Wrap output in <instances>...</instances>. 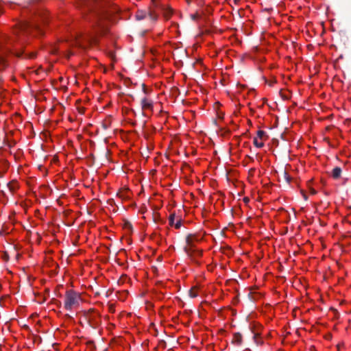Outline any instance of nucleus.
I'll use <instances>...</instances> for the list:
<instances>
[{"label":"nucleus","instance_id":"1","mask_svg":"<svg viewBox=\"0 0 351 351\" xmlns=\"http://www.w3.org/2000/svg\"><path fill=\"white\" fill-rule=\"evenodd\" d=\"M43 14L34 1L28 3L26 6L22 8L21 12V19L15 25L13 30L14 36L7 35L0 36V72L8 66V64L5 55L12 51L15 43L23 45L26 43V37L33 29L38 32L40 34H43L42 30L30 21L32 16L38 14L43 17ZM1 80L2 77L0 75V81Z\"/></svg>","mask_w":351,"mask_h":351},{"label":"nucleus","instance_id":"2","mask_svg":"<svg viewBox=\"0 0 351 351\" xmlns=\"http://www.w3.org/2000/svg\"><path fill=\"white\" fill-rule=\"evenodd\" d=\"M109 3L106 0H90L85 3L87 11L89 12L86 16V20L92 24L93 33H88L86 39L88 42L96 43L97 35L103 34L108 31V20L112 13L118 12L117 7L108 10Z\"/></svg>","mask_w":351,"mask_h":351},{"label":"nucleus","instance_id":"3","mask_svg":"<svg viewBox=\"0 0 351 351\" xmlns=\"http://www.w3.org/2000/svg\"><path fill=\"white\" fill-rule=\"evenodd\" d=\"M81 298L79 293L73 290H68L65 293L64 308L70 311L79 306Z\"/></svg>","mask_w":351,"mask_h":351},{"label":"nucleus","instance_id":"4","mask_svg":"<svg viewBox=\"0 0 351 351\" xmlns=\"http://www.w3.org/2000/svg\"><path fill=\"white\" fill-rule=\"evenodd\" d=\"M147 16H149V19L152 22H155L158 19V14L154 10L151 9H149L148 10H138L135 14L136 19L138 21L145 19Z\"/></svg>","mask_w":351,"mask_h":351},{"label":"nucleus","instance_id":"5","mask_svg":"<svg viewBox=\"0 0 351 351\" xmlns=\"http://www.w3.org/2000/svg\"><path fill=\"white\" fill-rule=\"evenodd\" d=\"M184 252L186 254L193 260H195V258L202 256V252L194 248V245L192 246H186L184 247Z\"/></svg>","mask_w":351,"mask_h":351},{"label":"nucleus","instance_id":"6","mask_svg":"<svg viewBox=\"0 0 351 351\" xmlns=\"http://www.w3.org/2000/svg\"><path fill=\"white\" fill-rule=\"evenodd\" d=\"M141 107L143 110H152L153 109V101L146 97L141 99Z\"/></svg>","mask_w":351,"mask_h":351},{"label":"nucleus","instance_id":"7","mask_svg":"<svg viewBox=\"0 0 351 351\" xmlns=\"http://www.w3.org/2000/svg\"><path fill=\"white\" fill-rule=\"evenodd\" d=\"M199 240H200V239L198 237V236L197 234H188L186 238V242L187 245L189 246H192V247H193V245H194L193 243L195 241H198Z\"/></svg>","mask_w":351,"mask_h":351},{"label":"nucleus","instance_id":"8","mask_svg":"<svg viewBox=\"0 0 351 351\" xmlns=\"http://www.w3.org/2000/svg\"><path fill=\"white\" fill-rule=\"evenodd\" d=\"M232 343L237 345L240 346L242 343V335L240 332H235L233 335V338L232 339Z\"/></svg>","mask_w":351,"mask_h":351},{"label":"nucleus","instance_id":"9","mask_svg":"<svg viewBox=\"0 0 351 351\" xmlns=\"http://www.w3.org/2000/svg\"><path fill=\"white\" fill-rule=\"evenodd\" d=\"M341 169L339 167H335L332 171V176L334 179H339L341 175Z\"/></svg>","mask_w":351,"mask_h":351},{"label":"nucleus","instance_id":"10","mask_svg":"<svg viewBox=\"0 0 351 351\" xmlns=\"http://www.w3.org/2000/svg\"><path fill=\"white\" fill-rule=\"evenodd\" d=\"M253 143L258 148H261L264 146V143L263 142H259L257 139V137L254 138Z\"/></svg>","mask_w":351,"mask_h":351},{"label":"nucleus","instance_id":"11","mask_svg":"<svg viewBox=\"0 0 351 351\" xmlns=\"http://www.w3.org/2000/svg\"><path fill=\"white\" fill-rule=\"evenodd\" d=\"M123 228L128 231H132V226L131 223L129 221L124 222Z\"/></svg>","mask_w":351,"mask_h":351},{"label":"nucleus","instance_id":"12","mask_svg":"<svg viewBox=\"0 0 351 351\" xmlns=\"http://www.w3.org/2000/svg\"><path fill=\"white\" fill-rule=\"evenodd\" d=\"M175 213H172L170 215L169 217V225L170 226H173L174 225V219H175Z\"/></svg>","mask_w":351,"mask_h":351},{"label":"nucleus","instance_id":"13","mask_svg":"<svg viewBox=\"0 0 351 351\" xmlns=\"http://www.w3.org/2000/svg\"><path fill=\"white\" fill-rule=\"evenodd\" d=\"M189 294L191 298H195L197 296V293L195 291L194 288L189 290Z\"/></svg>","mask_w":351,"mask_h":351},{"label":"nucleus","instance_id":"14","mask_svg":"<svg viewBox=\"0 0 351 351\" xmlns=\"http://www.w3.org/2000/svg\"><path fill=\"white\" fill-rule=\"evenodd\" d=\"M265 136H266V133L263 130H258L257 132V136L260 138H263Z\"/></svg>","mask_w":351,"mask_h":351},{"label":"nucleus","instance_id":"15","mask_svg":"<svg viewBox=\"0 0 351 351\" xmlns=\"http://www.w3.org/2000/svg\"><path fill=\"white\" fill-rule=\"evenodd\" d=\"M284 178L287 183H289L291 181V177L288 175V173L284 171H283Z\"/></svg>","mask_w":351,"mask_h":351},{"label":"nucleus","instance_id":"16","mask_svg":"<svg viewBox=\"0 0 351 351\" xmlns=\"http://www.w3.org/2000/svg\"><path fill=\"white\" fill-rule=\"evenodd\" d=\"M1 258L5 261H8L9 260V255H8V254L7 252H3L1 254Z\"/></svg>","mask_w":351,"mask_h":351},{"label":"nucleus","instance_id":"17","mask_svg":"<svg viewBox=\"0 0 351 351\" xmlns=\"http://www.w3.org/2000/svg\"><path fill=\"white\" fill-rule=\"evenodd\" d=\"M15 184L12 183V182H10L8 183V186L9 187L10 190L11 191H14L16 189V186L14 185Z\"/></svg>","mask_w":351,"mask_h":351},{"label":"nucleus","instance_id":"18","mask_svg":"<svg viewBox=\"0 0 351 351\" xmlns=\"http://www.w3.org/2000/svg\"><path fill=\"white\" fill-rule=\"evenodd\" d=\"M182 226V220L180 219L177 221V222L174 224V226L176 229H179Z\"/></svg>","mask_w":351,"mask_h":351},{"label":"nucleus","instance_id":"19","mask_svg":"<svg viewBox=\"0 0 351 351\" xmlns=\"http://www.w3.org/2000/svg\"><path fill=\"white\" fill-rule=\"evenodd\" d=\"M258 334L256 333L254 335L253 338H254L255 342L256 343V344L262 343V341H258Z\"/></svg>","mask_w":351,"mask_h":351},{"label":"nucleus","instance_id":"20","mask_svg":"<svg viewBox=\"0 0 351 351\" xmlns=\"http://www.w3.org/2000/svg\"><path fill=\"white\" fill-rule=\"evenodd\" d=\"M35 56H36V54L34 53H32L30 54L26 55L25 58L32 59V58H34Z\"/></svg>","mask_w":351,"mask_h":351},{"label":"nucleus","instance_id":"21","mask_svg":"<svg viewBox=\"0 0 351 351\" xmlns=\"http://www.w3.org/2000/svg\"><path fill=\"white\" fill-rule=\"evenodd\" d=\"M199 17V16L197 14H192V15H191V19H192L193 20H196V19H197Z\"/></svg>","mask_w":351,"mask_h":351},{"label":"nucleus","instance_id":"22","mask_svg":"<svg viewBox=\"0 0 351 351\" xmlns=\"http://www.w3.org/2000/svg\"><path fill=\"white\" fill-rule=\"evenodd\" d=\"M23 53V51H21V52H16V53H15V56H17V57H19V58H21V57H22Z\"/></svg>","mask_w":351,"mask_h":351},{"label":"nucleus","instance_id":"23","mask_svg":"<svg viewBox=\"0 0 351 351\" xmlns=\"http://www.w3.org/2000/svg\"><path fill=\"white\" fill-rule=\"evenodd\" d=\"M142 86H143V89L144 93H147V90H146V88H145V85L144 84H143Z\"/></svg>","mask_w":351,"mask_h":351},{"label":"nucleus","instance_id":"24","mask_svg":"<svg viewBox=\"0 0 351 351\" xmlns=\"http://www.w3.org/2000/svg\"><path fill=\"white\" fill-rule=\"evenodd\" d=\"M118 195H119L120 196V197H121V198H123V197H124V195H123V193H122V192L119 193H118Z\"/></svg>","mask_w":351,"mask_h":351},{"label":"nucleus","instance_id":"25","mask_svg":"<svg viewBox=\"0 0 351 351\" xmlns=\"http://www.w3.org/2000/svg\"><path fill=\"white\" fill-rule=\"evenodd\" d=\"M311 193L312 194H315L316 191L314 189H313V190H311Z\"/></svg>","mask_w":351,"mask_h":351},{"label":"nucleus","instance_id":"26","mask_svg":"<svg viewBox=\"0 0 351 351\" xmlns=\"http://www.w3.org/2000/svg\"><path fill=\"white\" fill-rule=\"evenodd\" d=\"M239 0H234L235 3H237Z\"/></svg>","mask_w":351,"mask_h":351}]
</instances>
